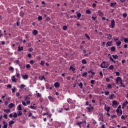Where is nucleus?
Returning <instances> with one entry per match:
<instances>
[{"mask_svg": "<svg viewBox=\"0 0 128 128\" xmlns=\"http://www.w3.org/2000/svg\"><path fill=\"white\" fill-rule=\"evenodd\" d=\"M116 24V22H114V20H112L111 22V26L112 28H114V25Z\"/></svg>", "mask_w": 128, "mask_h": 128, "instance_id": "nucleus-1", "label": "nucleus"}, {"mask_svg": "<svg viewBox=\"0 0 128 128\" xmlns=\"http://www.w3.org/2000/svg\"><path fill=\"white\" fill-rule=\"evenodd\" d=\"M28 74H24V75H22V78H24V80H28Z\"/></svg>", "mask_w": 128, "mask_h": 128, "instance_id": "nucleus-2", "label": "nucleus"}, {"mask_svg": "<svg viewBox=\"0 0 128 128\" xmlns=\"http://www.w3.org/2000/svg\"><path fill=\"white\" fill-rule=\"evenodd\" d=\"M18 52H22L24 50V47L23 46H18Z\"/></svg>", "mask_w": 128, "mask_h": 128, "instance_id": "nucleus-3", "label": "nucleus"}, {"mask_svg": "<svg viewBox=\"0 0 128 128\" xmlns=\"http://www.w3.org/2000/svg\"><path fill=\"white\" fill-rule=\"evenodd\" d=\"M32 34H34V36H36V34H38V30H33Z\"/></svg>", "mask_w": 128, "mask_h": 128, "instance_id": "nucleus-4", "label": "nucleus"}, {"mask_svg": "<svg viewBox=\"0 0 128 128\" xmlns=\"http://www.w3.org/2000/svg\"><path fill=\"white\" fill-rule=\"evenodd\" d=\"M12 80L13 82H16V76H12Z\"/></svg>", "mask_w": 128, "mask_h": 128, "instance_id": "nucleus-5", "label": "nucleus"}, {"mask_svg": "<svg viewBox=\"0 0 128 128\" xmlns=\"http://www.w3.org/2000/svg\"><path fill=\"white\" fill-rule=\"evenodd\" d=\"M55 88H60V83L56 82L54 84Z\"/></svg>", "mask_w": 128, "mask_h": 128, "instance_id": "nucleus-6", "label": "nucleus"}, {"mask_svg": "<svg viewBox=\"0 0 128 128\" xmlns=\"http://www.w3.org/2000/svg\"><path fill=\"white\" fill-rule=\"evenodd\" d=\"M106 36H108V37H107V38H108V40H112V36L110 34H105Z\"/></svg>", "mask_w": 128, "mask_h": 128, "instance_id": "nucleus-7", "label": "nucleus"}, {"mask_svg": "<svg viewBox=\"0 0 128 128\" xmlns=\"http://www.w3.org/2000/svg\"><path fill=\"white\" fill-rule=\"evenodd\" d=\"M122 80V78L120 76L116 78V84H118V82H121Z\"/></svg>", "mask_w": 128, "mask_h": 128, "instance_id": "nucleus-8", "label": "nucleus"}, {"mask_svg": "<svg viewBox=\"0 0 128 128\" xmlns=\"http://www.w3.org/2000/svg\"><path fill=\"white\" fill-rule=\"evenodd\" d=\"M4 128H8V123H6V122L4 121Z\"/></svg>", "mask_w": 128, "mask_h": 128, "instance_id": "nucleus-9", "label": "nucleus"}, {"mask_svg": "<svg viewBox=\"0 0 128 128\" xmlns=\"http://www.w3.org/2000/svg\"><path fill=\"white\" fill-rule=\"evenodd\" d=\"M87 110H88V112H92V110H94V107H90V108H87Z\"/></svg>", "mask_w": 128, "mask_h": 128, "instance_id": "nucleus-10", "label": "nucleus"}, {"mask_svg": "<svg viewBox=\"0 0 128 128\" xmlns=\"http://www.w3.org/2000/svg\"><path fill=\"white\" fill-rule=\"evenodd\" d=\"M128 101H126L125 102H124L122 106V108H124L126 104H128Z\"/></svg>", "mask_w": 128, "mask_h": 128, "instance_id": "nucleus-11", "label": "nucleus"}, {"mask_svg": "<svg viewBox=\"0 0 128 128\" xmlns=\"http://www.w3.org/2000/svg\"><path fill=\"white\" fill-rule=\"evenodd\" d=\"M8 106H9L10 108H14V104L11 103V104H9Z\"/></svg>", "mask_w": 128, "mask_h": 128, "instance_id": "nucleus-12", "label": "nucleus"}, {"mask_svg": "<svg viewBox=\"0 0 128 128\" xmlns=\"http://www.w3.org/2000/svg\"><path fill=\"white\" fill-rule=\"evenodd\" d=\"M116 2H112L110 4V6H112V8H114V6H116Z\"/></svg>", "mask_w": 128, "mask_h": 128, "instance_id": "nucleus-13", "label": "nucleus"}, {"mask_svg": "<svg viewBox=\"0 0 128 128\" xmlns=\"http://www.w3.org/2000/svg\"><path fill=\"white\" fill-rule=\"evenodd\" d=\"M120 108H122V106H119L118 109L116 110V112H120Z\"/></svg>", "mask_w": 128, "mask_h": 128, "instance_id": "nucleus-14", "label": "nucleus"}, {"mask_svg": "<svg viewBox=\"0 0 128 128\" xmlns=\"http://www.w3.org/2000/svg\"><path fill=\"white\" fill-rule=\"evenodd\" d=\"M24 16V11H21L20 12V16Z\"/></svg>", "mask_w": 128, "mask_h": 128, "instance_id": "nucleus-15", "label": "nucleus"}, {"mask_svg": "<svg viewBox=\"0 0 128 128\" xmlns=\"http://www.w3.org/2000/svg\"><path fill=\"white\" fill-rule=\"evenodd\" d=\"M99 116H100V120H102V122H104V118H102L103 116H102V114H99Z\"/></svg>", "mask_w": 128, "mask_h": 128, "instance_id": "nucleus-16", "label": "nucleus"}, {"mask_svg": "<svg viewBox=\"0 0 128 128\" xmlns=\"http://www.w3.org/2000/svg\"><path fill=\"white\" fill-rule=\"evenodd\" d=\"M111 52H115L116 50V48L114 46H112L110 48Z\"/></svg>", "mask_w": 128, "mask_h": 128, "instance_id": "nucleus-17", "label": "nucleus"}, {"mask_svg": "<svg viewBox=\"0 0 128 128\" xmlns=\"http://www.w3.org/2000/svg\"><path fill=\"white\" fill-rule=\"evenodd\" d=\"M116 46H120V44H122V42H116Z\"/></svg>", "mask_w": 128, "mask_h": 128, "instance_id": "nucleus-18", "label": "nucleus"}, {"mask_svg": "<svg viewBox=\"0 0 128 128\" xmlns=\"http://www.w3.org/2000/svg\"><path fill=\"white\" fill-rule=\"evenodd\" d=\"M112 56L114 60H116V58H118V55H112Z\"/></svg>", "mask_w": 128, "mask_h": 128, "instance_id": "nucleus-19", "label": "nucleus"}, {"mask_svg": "<svg viewBox=\"0 0 128 128\" xmlns=\"http://www.w3.org/2000/svg\"><path fill=\"white\" fill-rule=\"evenodd\" d=\"M17 108L18 110H22V105L21 104L18 105Z\"/></svg>", "mask_w": 128, "mask_h": 128, "instance_id": "nucleus-20", "label": "nucleus"}, {"mask_svg": "<svg viewBox=\"0 0 128 128\" xmlns=\"http://www.w3.org/2000/svg\"><path fill=\"white\" fill-rule=\"evenodd\" d=\"M122 16L124 18H126V16H128V14H126V13H124L122 14Z\"/></svg>", "mask_w": 128, "mask_h": 128, "instance_id": "nucleus-21", "label": "nucleus"}, {"mask_svg": "<svg viewBox=\"0 0 128 128\" xmlns=\"http://www.w3.org/2000/svg\"><path fill=\"white\" fill-rule=\"evenodd\" d=\"M82 64H86V60H82Z\"/></svg>", "mask_w": 128, "mask_h": 128, "instance_id": "nucleus-22", "label": "nucleus"}, {"mask_svg": "<svg viewBox=\"0 0 128 128\" xmlns=\"http://www.w3.org/2000/svg\"><path fill=\"white\" fill-rule=\"evenodd\" d=\"M98 14L99 16H102V14H104V13L102 12V11H100V10L98 11Z\"/></svg>", "mask_w": 128, "mask_h": 128, "instance_id": "nucleus-23", "label": "nucleus"}, {"mask_svg": "<svg viewBox=\"0 0 128 128\" xmlns=\"http://www.w3.org/2000/svg\"><path fill=\"white\" fill-rule=\"evenodd\" d=\"M48 98L52 102L54 100V98L52 97V96H48Z\"/></svg>", "mask_w": 128, "mask_h": 128, "instance_id": "nucleus-24", "label": "nucleus"}, {"mask_svg": "<svg viewBox=\"0 0 128 128\" xmlns=\"http://www.w3.org/2000/svg\"><path fill=\"white\" fill-rule=\"evenodd\" d=\"M120 84H121V86H122L123 88H126V85L124 84V83H122V80H121Z\"/></svg>", "mask_w": 128, "mask_h": 128, "instance_id": "nucleus-25", "label": "nucleus"}, {"mask_svg": "<svg viewBox=\"0 0 128 128\" xmlns=\"http://www.w3.org/2000/svg\"><path fill=\"white\" fill-rule=\"evenodd\" d=\"M62 28L64 30H68V26H63Z\"/></svg>", "mask_w": 128, "mask_h": 128, "instance_id": "nucleus-26", "label": "nucleus"}, {"mask_svg": "<svg viewBox=\"0 0 128 128\" xmlns=\"http://www.w3.org/2000/svg\"><path fill=\"white\" fill-rule=\"evenodd\" d=\"M112 43L110 42H108L106 44V46H111Z\"/></svg>", "mask_w": 128, "mask_h": 128, "instance_id": "nucleus-27", "label": "nucleus"}, {"mask_svg": "<svg viewBox=\"0 0 128 128\" xmlns=\"http://www.w3.org/2000/svg\"><path fill=\"white\" fill-rule=\"evenodd\" d=\"M126 116H127L126 115V116L122 115L121 116V118H122V120H126Z\"/></svg>", "mask_w": 128, "mask_h": 128, "instance_id": "nucleus-28", "label": "nucleus"}, {"mask_svg": "<svg viewBox=\"0 0 128 128\" xmlns=\"http://www.w3.org/2000/svg\"><path fill=\"white\" fill-rule=\"evenodd\" d=\"M82 86H83L82 83V82H80V84L78 85V86H80V88H82Z\"/></svg>", "mask_w": 128, "mask_h": 128, "instance_id": "nucleus-29", "label": "nucleus"}, {"mask_svg": "<svg viewBox=\"0 0 128 128\" xmlns=\"http://www.w3.org/2000/svg\"><path fill=\"white\" fill-rule=\"evenodd\" d=\"M86 12L87 14H92V12H90V10H86Z\"/></svg>", "mask_w": 128, "mask_h": 128, "instance_id": "nucleus-30", "label": "nucleus"}, {"mask_svg": "<svg viewBox=\"0 0 128 128\" xmlns=\"http://www.w3.org/2000/svg\"><path fill=\"white\" fill-rule=\"evenodd\" d=\"M26 88V85L23 84H22L20 85V88Z\"/></svg>", "mask_w": 128, "mask_h": 128, "instance_id": "nucleus-31", "label": "nucleus"}, {"mask_svg": "<svg viewBox=\"0 0 128 128\" xmlns=\"http://www.w3.org/2000/svg\"><path fill=\"white\" fill-rule=\"evenodd\" d=\"M104 92L106 96H108L110 94V92L108 91Z\"/></svg>", "mask_w": 128, "mask_h": 128, "instance_id": "nucleus-32", "label": "nucleus"}, {"mask_svg": "<svg viewBox=\"0 0 128 128\" xmlns=\"http://www.w3.org/2000/svg\"><path fill=\"white\" fill-rule=\"evenodd\" d=\"M70 70H72V72H74V70H76V68H74L72 66H70Z\"/></svg>", "mask_w": 128, "mask_h": 128, "instance_id": "nucleus-33", "label": "nucleus"}, {"mask_svg": "<svg viewBox=\"0 0 128 128\" xmlns=\"http://www.w3.org/2000/svg\"><path fill=\"white\" fill-rule=\"evenodd\" d=\"M14 124V122L12 121V120H10V122H9V124L10 126L12 124Z\"/></svg>", "mask_w": 128, "mask_h": 128, "instance_id": "nucleus-34", "label": "nucleus"}, {"mask_svg": "<svg viewBox=\"0 0 128 128\" xmlns=\"http://www.w3.org/2000/svg\"><path fill=\"white\" fill-rule=\"evenodd\" d=\"M100 66H101V68H108V66H102V64H100Z\"/></svg>", "mask_w": 128, "mask_h": 128, "instance_id": "nucleus-35", "label": "nucleus"}, {"mask_svg": "<svg viewBox=\"0 0 128 128\" xmlns=\"http://www.w3.org/2000/svg\"><path fill=\"white\" fill-rule=\"evenodd\" d=\"M39 78L40 80H46V78H44V76H42V78H40V77H39Z\"/></svg>", "mask_w": 128, "mask_h": 128, "instance_id": "nucleus-36", "label": "nucleus"}, {"mask_svg": "<svg viewBox=\"0 0 128 128\" xmlns=\"http://www.w3.org/2000/svg\"><path fill=\"white\" fill-rule=\"evenodd\" d=\"M107 87L108 88H112V85L110 84H108V86Z\"/></svg>", "mask_w": 128, "mask_h": 128, "instance_id": "nucleus-37", "label": "nucleus"}, {"mask_svg": "<svg viewBox=\"0 0 128 128\" xmlns=\"http://www.w3.org/2000/svg\"><path fill=\"white\" fill-rule=\"evenodd\" d=\"M85 36H86V38H88V40H90V36H88V34H86Z\"/></svg>", "mask_w": 128, "mask_h": 128, "instance_id": "nucleus-38", "label": "nucleus"}, {"mask_svg": "<svg viewBox=\"0 0 128 128\" xmlns=\"http://www.w3.org/2000/svg\"><path fill=\"white\" fill-rule=\"evenodd\" d=\"M18 114L16 113H14V115L13 116V117L14 118H18Z\"/></svg>", "mask_w": 128, "mask_h": 128, "instance_id": "nucleus-39", "label": "nucleus"}, {"mask_svg": "<svg viewBox=\"0 0 128 128\" xmlns=\"http://www.w3.org/2000/svg\"><path fill=\"white\" fill-rule=\"evenodd\" d=\"M109 70H114V66L111 65L110 66H109Z\"/></svg>", "mask_w": 128, "mask_h": 128, "instance_id": "nucleus-40", "label": "nucleus"}, {"mask_svg": "<svg viewBox=\"0 0 128 128\" xmlns=\"http://www.w3.org/2000/svg\"><path fill=\"white\" fill-rule=\"evenodd\" d=\"M80 16H82V14L80 13H78L77 14V18H80Z\"/></svg>", "mask_w": 128, "mask_h": 128, "instance_id": "nucleus-41", "label": "nucleus"}, {"mask_svg": "<svg viewBox=\"0 0 128 128\" xmlns=\"http://www.w3.org/2000/svg\"><path fill=\"white\" fill-rule=\"evenodd\" d=\"M38 20H42V16H38Z\"/></svg>", "mask_w": 128, "mask_h": 128, "instance_id": "nucleus-42", "label": "nucleus"}, {"mask_svg": "<svg viewBox=\"0 0 128 128\" xmlns=\"http://www.w3.org/2000/svg\"><path fill=\"white\" fill-rule=\"evenodd\" d=\"M112 104H114V106L118 104H117V102H116V100H114V101L112 102Z\"/></svg>", "mask_w": 128, "mask_h": 128, "instance_id": "nucleus-43", "label": "nucleus"}, {"mask_svg": "<svg viewBox=\"0 0 128 128\" xmlns=\"http://www.w3.org/2000/svg\"><path fill=\"white\" fill-rule=\"evenodd\" d=\"M111 118H116V116L115 114L112 115Z\"/></svg>", "mask_w": 128, "mask_h": 128, "instance_id": "nucleus-44", "label": "nucleus"}, {"mask_svg": "<svg viewBox=\"0 0 128 128\" xmlns=\"http://www.w3.org/2000/svg\"><path fill=\"white\" fill-rule=\"evenodd\" d=\"M110 100H112L114 98V94H111V96L109 98Z\"/></svg>", "mask_w": 128, "mask_h": 128, "instance_id": "nucleus-45", "label": "nucleus"}, {"mask_svg": "<svg viewBox=\"0 0 128 128\" xmlns=\"http://www.w3.org/2000/svg\"><path fill=\"white\" fill-rule=\"evenodd\" d=\"M86 74H88V72H85L82 74V76H86Z\"/></svg>", "mask_w": 128, "mask_h": 128, "instance_id": "nucleus-46", "label": "nucleus"}, {"mask_svg": "<svg viewBox=\"0 0 128 128\" xmlns=\"http://www.w3.org/2000/svg\"><path fill=\"white\" fill-rule=\"evenodd\" d=\"M26 68H30V64H28L26 66Z\"/></svg>", "mask_w": 128, "mask_h": 128, "instance_id": "nucleus-47", "label": "nucleus"}, {"mask_svg": "<svg viewBox=\"0 0 128 128\" xmlns=\"http://www.w3.org/2000/svg\"><path fill=\"white\" fill-rule=\"evenodd\" d=\"M34 60H30V64H34Z\"/></svg>", "mask_w": 128, "mask_h": 128, "instance_id": "nucleus-48", "label": "nucleus"}, {"mask_svg": "<svg viewBox=\"0 0 128 128\" xmlns=\"http://www.w3.org/2000/svg\"><path fill=\"white\" fill-rule=\"evenodd\" d=\"M124 42H128V38H125L124 39Z\"/></svg>", "mask_w": 128, "mask_h": 128, "instance_id": "nucleus-49", "label": "nucleus"}, {"mask_svg": "<svg viewBox=\"0 0 128 128\" xmlns=\"http://www.w3.org/2000/svg\"><path fill=\"white\" fill-rule=\"evenodd\" d=\"M40 64L41 66H44V61H41Z\"/></svg>", "mask_w": 128, "mask_h": 128, "instance_id": "nucleus-50", "label": "nucleus"}, {"mask_svg": "<svg viewBox=\"0 0 128 128\" xmlns=\"http://www.w3.org/2000/svg\"><path fill=\"white\" fill-rule=\"evenodd\" d=\"M16 76H17V78H20V73L16 72Z\"/></svg>", "mask_w": 128, "mask_h": 128, "instance_id": "nucleus-51", "label": "nucleus"}, {"mask_svg": "<svg viewBox=\"0 0 128 128\" xmlns=\"http://www.w3.org/2000/svg\"><path fill=\"white\" fill-rule=\"evenodd\" d=\"M20 24V22L19 21H18L16 22V26H19Z\"/></svg>", "mask_w": 128, "mask_h": 128, "instance_id": "nucleus-52", "label": "nucleus"}, {"mask_svg": "<svg viewBox=\"0 0 128 128\" xmlns=\"http://www.w3.org/2000/svg\"><path fill=\"white\" fill-rule=\"evenodd\" d=\"M110 60H111V62H114V59L112 58V56L110 57Z\"/></svg>", "mask_w": 128, "mask_h": 128, "instance_id": "nucleus-53", "label": "nucleus"}, {"mask_svg": "<svg viewBox=\"0 0 128 128\" xmlns=\"http://www.w3.org/2000/svg\"><path fill=\"white\" fill-rule=\"evenodd\" d=\"M90 72L92 76H94V74H96V73H94V72H92V70H90Z\"/></svg>", "mask_w": 128, "mask_h": 128, "instance_id": "nucleus-54", "label": "nucleus"}, {"mask_svg": "<svg viewBox=\"0 0 128 128\" xmlns=\"http://www.w3.org/2000/svg\"><path fill=\"white\" fill-rule=\"evenodd\" d=\"M95 82H96V80H91L90 82L92 84H94Z\"/></svg>", "mask_w": 128, "mask_h": 128, "instance_id": "nucleus-55", "label": "nucleus"}, {"mask_svg": "<svg viewBox=\"0 0 128 128\" xmlns=\"http://www.w3.org/2000/svg\"><path fill=\"white\" fill-rule=\"evenodd\" d=\"M7 88H12V84H8Z\"/></svg>", "mask_w": 128, "mask_h": 128, "instance_id": "nucleus-56", "label": "nucleus"}, {"mask_svg": "<svg viewBox=\"0 0 128 128\" xmlns=\"http://www.w3.org/2000/svg\"><path fill=\"white\" fill-rule=\"evenodd\" d=\"M9 70H14V68L10 66V67Z\"/></svg>", "mask_w": 128, "mask_h": 128, "instance_id": "nucleus-57", "label": "nucleus"}, {"mask_svg": "<svg viewBox=\"0 0 128 128\" xmlns=\"http://www.w3.org/2000/svg\"><path fill=\"white\" fill-rule=\"evenodd\" d=\"M92 20H96V17H94V16H92Z\"/></svg>", "mask_w": 128, "mask_h": 128, "instance_id": "nucleus-58", "label": "nucleus"}, {"mask_svg": "<svg viewBox=\"0 0 128 128\" xmlns=\"http://www.w3.org/2000/svg\"><path fill=\"white\" fill-rule=\"evenodd\" d=\"M22 104L23 106H26V103L25 102L22 101Z\"/></svg>", "mask_w": 128, "mask_h": 128, "instance_id": "nucleus-59", "label": "nucleus"}, {"mask_svg": "<svg viewBox=\"0 0 128 128\" xmlns=\"http://www.w3.org/2000/svg\"><path fill=\"white\" fill-rule=\"evenodd\" d=\"M4 118H6V119H7L8 118V115L4 114Z\"/></svg>", "mask_w": 128, "mask_h": 128, "instance_id": "nucleus-60", "label": "nucleus"}, {"mask_svg": "<svg viewBox=\"0 0 128 128\" xmlns=\"http://www.w3.org/2000/svg\"><path fill=\"white\" fill-rule=\"evenodd\" d=\"M28 58H32V54H28Z\"/></svg>", "mask_w": 128, "mask_h": 128, "instance_id": "nucleus-61", "label": "nucleus"}, {"mask_svg": "<svg viewBox=\"0 0 128 128\" xmlns=\"http://www.w3.org/2000/svg\"><path fill=\"white\" fill-rule=\"evenodd\" d=\"M16 96H20V92H17L16 93Z\"/></svg>", "mask_w": 128, "mask_h": 128, "instance_id": "nucleus-62", "label": "nucleus"}, {"mask_svg": "<svg viewBox=\"0 0 128 128\" xmlns=\"http://www.w3.org/2000/svg\"><path fill=\"white\" fill-rule=\"evenodd\" d=\"M116 76H120V72H116Z\"/></svg>", "mask_w": 128, "mask_h": 128, "instance_id": "nucleus-63", "label": "nucleus"}, {"mask_svg": "<svg viewBox=\"0 0 128 128\" xmlns=\"http://www.w3.org/2000/svg\"><path fill=\"white\" fill-rule=\"evenodd\" d=\"M122 64H124L126 62V60H122Z\"/></svg>", "mask_w": 128, "mask_h": 128, "instance_id": "nucleus-64", "label": "nucleus"}]
</instances>
